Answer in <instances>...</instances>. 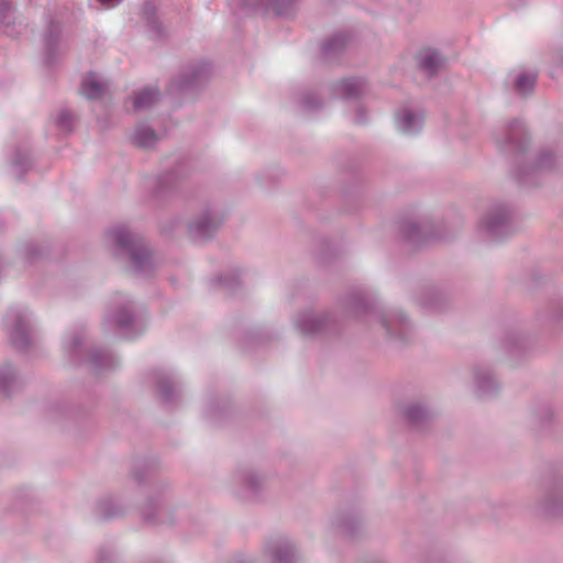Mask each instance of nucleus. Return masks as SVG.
I'll return each mask as SVG.
<instances>
[{
    "instance_id": "nucleus-1",
    "label": "nucleus",
    "mask_w": 563,
    "mask_h": 563,
    "mask_svg": "<svg viewBox=\"0 0 563 563\" xmlns=\"http://www.w3.org/2000/svg\"><path fill=\"white\" fill-rule=\"evenodd\" d=\"M418 59L420 67L429 75H432L440 66L439 55L431 48L421 49Z\"/></svg>"
},
{
    "instance_id": "nucleus-2",
    "label": "nucleus",
    "mask_w": 563,
    "mask_h": 563,
    "mask_svg": "<svg viewBox=\"0 0 563 563\" xmlns=\"http://www.w3.org/2000/svg\"><path fill=\"white\" fill-rule=\"evenodd\" d=\"M80 91L85 97L95 99L101 96L103 86L97 80L96 75L89 74L82 80Z\"/></svg>"
},
{
    "instance_id": "nucleus-3",
    "label": "nucleus",
    "mask_w": 563,
    "mask_h": 563,
    "mask_svg": "<svg viewBox=\"0 0 563 563\" xmlns=\"http://www.w3.org/2000/svg\"><path fill=\"white\" fill-rule=\"evenodd\" d=\"M158 99L156 88L145 89L139 92L133 99V108L135 110L145 109L155 103Z\"/></svg>"
},
{
    "instance_id": "nucleus-4",
    "label": "nucleus",
    "mask_w": 563,
    "mask_h": 563,
    "mask_svg": "<svg viewBox=\"0 0 563 563\" xmlns=\"http://www.w3.org/2000/svg\"><path fill=\"white\" fill-rule=\"evenodd\" d=\"M134 140L140 146L147 147V146H151L155 142L156 137H155L154 132L151 129L144 128V129H139L135 132Z\"/></svg>"
},
{
    "instance_id": "nucleus-5",
    "label": "nucleus",
    "mask_w": 563,
    "mask_h": 563,
    "mask_svg": "<svg viewBox=\"0 0 563 563\" xmlns=\"http://www.w3.org/2000/svg\"><path fill=\"white\" fill-rule=\"evenodd\" d=\"M536 82V76L534 75H527L522 74L518 77L516 81V88L520 93H528L530 92Z\"/></svg>"
},
{
    "instance_id": "nucleus-6",
    "label": "nucleus",
    "mask_w": 563,
    "mask_h": 563,
    "mask_svg": "<svg viewBox=\"0 0 563 563\" xmlns=\"http://www.w3.org/2000/svg\"><path fill=\"white\" fill-rule=\"evenodd\" d=\"M341 89L347 97H356L362 89V82L358 79H347L341 84Z\"/></svg>"
},
{
    "instance_id": "nucleus-7",
    "label": "nucleus",
    "mask_w": 563,
    "mask_h": 563,
    "mask_svg": "<svg viewBox=\"0 0 563 563\" xmlns=\"http://www.w3.org/2000/svg\"><path fill=\"white\" fill-rule=\"evenodd\" d=\"M115 243L120 246L130 245V235L124 229H118L112 233Z\"/></svg>"
},
{
    "instance_id": "nucleus-8",
    "label": "nucleus",
    "mask_w": 563,
    "mask_h": 563,
    "mask_svg": "<svg viewBox=\"0 0 563 563\" xmlns=\"http://www.w3.org/2000/svg\"><path fill=\"white\" fill-rule=\"evenodd\" d=\"M401 120L405 123L404 131H408L410 129L412 122L416 120V117L412 113L405 111L402 113Z\"/></svg>"
},
{
    "instance_id": "nucleus-9",
    "label": "nucleus",
    "mask_w": 563,
    "mask_h": 563,
    "mask_svg": "<svg viewBox=\"0 0 563 563\" xmlns=\"http://www.w3.org/2000/svg\"><path fill=\"white\" fill-rule=\"evenodd\" d=\"M112 0H100V2L102 3H108V2H111Z\"/></svg>"
}]
</instances>
